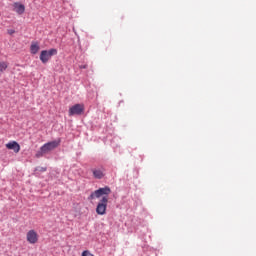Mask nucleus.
<instances>
[{
  "instance_id": "nucleus-1",
  "label": "nucleus",
  "mask_w": 256,
  "mask_h": 256,
  "mask_svg": "<svg viewBox=\"0 0 256 256\" xmlns=\"http://www.w3.org/2000/svg\"><path fill=\"white\" fill-rule=\"evenodd\" d=\"M109 195H111V188L109 186H106L103 188H99L98 190H95L88 197L90 201H93V199H100L96 206L97 215L107 214V205L109 203Z\"/></svg>"
},
{
  "instance_id": "nucleus-2",
  "label": "nucleus",
  "mask_w": 256,
  "mask_h": 256,
  "mask_svg": "<svg viewBox=\"0 0 256 256\" xmlns=\"http://www.w3.org/2000/svg\"><path fill=\"white\" fill-rule=\"evenodd\" d=\"M53 55H57V49L51 48L50 50H42L40 53V61L44 64L49 63Z\"/></svg>"
},
{
  "instance_id": "nucleus-3",
  "label": "nucleus",
  "mask_w": 256,
  "mask_h": 256,
  "mask_svg": "<svg viewBox=\"0 0 256 256\" xmlns=\"http://www.w3.org/2000/svg\"><path fill=\"white\" fill-rule=\"evenodd\" d=\"M84 112H85V105L75 104L69 108L68 115L69 117H73L74 115H83Z\"/></svg>"
},
{
  "instance_id": "nucleus-4",
  "label": "nucleus",
  "mask_w": 256,
  "mask_h": 256,
  "mask_svg": "<svg viewBox=\"0 0 256 256\" xmlns=\"http://www.w3.org/2000/svg\"><path fill=\"white\" fill-rule=\"evenodd\" d=\"M60 143H61V141H59V140H54V141L48 142V143L44 144L43 146H41L42 152L47 154L50 151H53V149H57V146L60 145Z\"/></svg>"
},
{
  "instance_id": "nucleus-5",
  "label": "nucleus",
  "mask_w": 256,
  "mask_h": 256,
  "mask_svg": "<svg viewBox=\"0 0 256 256\" xmlns=\"http://www.w3.org/2000/svg\"><path fill=\"white\" fill-rule=\"evenodd\" d=\"M26 241L30 243V245H35V243L39 242V234L35 230H29L26 234Z\"/></svg>"
},
{
  "instance_id": "nucleus-6",
  "label": "nucleus",
  "mask_w": 256,
  "mask_h": 256,
  "mask_svg": "<svg viewBox=\"0 0 256 256\" xmlns=\"http://www.w3.org/2000/svg\"><path fill=\"white\" fill-rule=\"evenodd\" d=\"M6 149L14 151V153H19L21 151V146L17 141H11L6 144Z\"/></svg>"
},
{
  "instance_id": "nucleus-7",
  "label": "nucleus",
  "mask_w": 256,
  "mask_h": 256,
  "mask_svg": "<svg viewBox=\"0 0 256 256\" xmlns=\"http://www.w3.org/2000/svg\"><path fill=\"white\" fill-rule=\"evenodd\" d=\"M92 173L95 179H103L105 177V169L103 168L92 169Z\"/></svg>"
},
{
  "instance_id": "nucleus-8",
  "label": "nucleus",
  "mask_w": 256,
  "mask_h": 256,
  "mask_svg": "<svg viewBox=\"0 0 256 256\" xmlns=\"http://www.w3.org/2000/svg\"><path fill=\"white\" fill-rule=\"evenodd\" d=\"M39 49H41V47L39 46V42H32L31 43L30 53L32 55H37V53H39Z\"/></svg>"
},
{
  "instance_id": "nucleus-9",
  "label": "nucleus",
  "mask_w": 256,
  "mask_h": 256,
  "mask_svg": "<svg viewBox=\"0 0 256 256\" xmlns=\"http://www.w3.org/2000/svg\"><path fill=\"white\" fill-rule=\"evenodd\" d=\"M14 11H16L18 15H23V13H25V5L14 3Z\"/></svg>"
},
{
  "instance_id": "nucleus-10",
  "label": "nucleus",
  "mask_w": 256,
  "mask_h": 256,
  "mask_svg": "<svg viewBox=\"0 0 256 256\" xmlns=\"http://www.w3.org/2000/svg\"><path fill=\"white\" fill-rule=\"evenodd\" d=\"M7 67H9V63L5 61L0 62V75L1 73H4V71H7Z\"/></svg>"
},
{
  "instance_id": "nucleus-11",
  "label": "nucleus",
  "mask_w": 256,
  "mask_h": 256,
  "mask_svg": "<svg viewBox=\"0 0 256 256\" xmlns=\"http://www.w3.org/2000/svg\"><path fill=\"white\" fill-rule=\"evenodd\" d=\"M44 155H47V154L45 152H43V148L41 147L40 151H38L36 153V157H37V159H39L40 157H43Z\"/></svg>"
},
{
  "instance_id": "nucleus-12",
  "label": "nucleus",
  "mask_w": 256,
  "mask_h": 256,
  "mask_svg": "<svg viewBox=\"0 0 256 256\" xmlns=\"http://www.w3.org/2000/svg\"><path fill=\"white\" fill-rule=\"evenodd\" d=\"M82 256H95V255H93V253H91V251L85 250L82 252Z\"/></svg>"
},
{
  "instance_id": "nucleus-13",
  "label": "nucleus",
  "mask_w": 256,
  "mask_h": 256,
  "mask_svg": "<svg viewBox=\"0 0 256 256\" xmlns=\"http://www.w3.org/2000/svg\"><path fill=\"white\" fill-rule=\"evenodd\" d=\"M7 32H8V35H13L15 33V30L9 29Z\"/></svg>"
},
{
  "instance_id": "nucleus-14",
  "label": "nucleus",
  "mask_w": 256,
  "mask_h": 256,
  "mask_svg": "<svg viewBox=\"0 0 256 256\" xmlns=\"http://www.w3.org/2000/svg\"><path fill=\"white\" fill-rule=\"evenodd\" d=\"M38 170H39V171H42V172H45V171H47V168H45V167H40Z\"/></svg>"
},
{
  "instance_id": "nucleus-15",
  "label": "nucleus",
  "mask_w": 256,
  "mask_h": 256,
  "mask_svg": "<svg viewBox=\"0 0 256 256\" xmlns=\"http://www.w3.org/2000/svg\"><path fill=\"white\" fill-rule=\"evenodd\" d=\"M80 68H81V69H87V66L84 65V66H81Z\"/></svg>"
}]
</instances>
